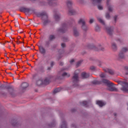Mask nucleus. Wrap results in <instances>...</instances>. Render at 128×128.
<instances>
[{"label":"nucleus","instance_id":"1","mask_svg":"<svg viewBox=\"0 0 128 128\" xmlns=\"http://www.w3.org/2000/svg\"><path fill=\"white\" fill-rule=\"evenodd\" d=\"M102 82L104 84H106L107 86H108V90H110V92H116L118 91V89L116 87L112 86H114L112 82H110L108 80L106 79H102Z\"/></svg>","mask_w":128,"mask_h":128},{"label":"nucleus","instance_id":"2","mask_svg":"<svg viewBox=\"0 0 128 128\" xmlns=\"http://www.w3.org/2000/svg\"><path fill=\"white\" fill-rule=\"evenodd\" d=\"M78 74H80V70H76L74 72V76H72V84L74 88L78 86Z\"/></svg>","mask_w":128,"mask_h":128},{"label":"nucleus","instance_id":"3","mask_svg":"<svg viewBox=\"0 0 128 128\" xmlns=\"http://www.w3.org/2000/svg\"><path fill=\"white\" fill-rule=\"evenodd\" d=\"M38 16L39 18H41L42 20H44L43 22L44 26H46V24H48V22H50V20H48V14H46V12H44L41 13H39L38 14Z\"/></svg>","mask_w":128,"mask_h":128},{"label":"nucleus","instance_id":"4","mask_svg":"<svg viewBox=\"0 0 128 128\" xmlns=\"http://www.w3.org/2000/svg\"><path fill=\"white\" fill-rule=\"evenodd\" d=\"M98 20L100 22V24L104 26V29L106 30L108 34L110 36H112L114 32V27H106L104 20L100 18H98Z\"/></svg>","mask_w":128,"mask_h":128},{"label":"nucleus","instance_id":"5","mask_svg":"<svg viewBox=\"0 0 128 128\" xmlns=\"http://www.w3.org/2000/svg\"><path fill=\"white\" fill-rule=\"evenodd\" d=\"M68 8V12L70 16H74L76 14V12L74 10L71 8L72 6V1L70 0H67L66 2Z\"/></svg>","mask_w":128,"mask_h":128},{"label":"nucleus","instance_id":"6","mask_svg":"<svg viewBox=\"0 0 128 128\" xmlns=\"http://www.w3.org/2000/svg\"><path fill=\"white\" fill-rule=\"evenodd\" d=\"M52 78V76H49L48 77H46L45 78L44 81H42V80L40 79L39 80H38L36 81V84L37 86H42V84H48L50 82V78Z\"/></svg>","mask_w":128,"mask_h":128},{"label":"nucleus","instance_id":"7","mask_svg":"<svg viewBox=\"0 0 128 128\" xmlns=\"http://www.w3.org/2000/svg\"><path fill=\"white\" fill-rule=\"evenodd\" d=\"M78 24H82V28L84 32H86V30H88V26L86 25V21H84V19L80 18L78 21Z\"/></svg>","mask_w":128,"mask_h":128},{"label":"nucleus","instance_id":"8","mask_svg":"<svg viewBox=\"0 0 128 128\" xmlns=\"http://www.w3.org/2000/svg\"><path fill=\"white\" fill-rule=\"evenodd\" d=\"M128 50V48L126 47L122 48V50L118 55L119 58H124V52H126Z\"/></svg>","mask_w":128,"mask_h":128},{"label":"nucleus","instance_id":"9","mask_svg":"<svg viewBox=\"0 0 128 128\" xmlns=\"http://www.w3.org/2000/svg\"><path fill=\"white\" fill-rule=\"evenodd\" d=\"M68 24H70L69 23H68V24H62V28L58 30V32H66V30H68Z\"/></svg>","mask_w":128,"mask_h":128},{"label":"nucleus","instance_id":"10","mask_svg":"<svg viewBox=\"0 0 128 128\" xmlns=\"http://www.w3.org/2000/svg\"><path fill=\"white\" fill-rule=\"evenodd\" d=\"M38 48L40 52L42 54H46V48H44V46H38Z\"/></svg>","mask_w":128,"mask_h":128},{"label":"nucleus","instance_id":"11","mask_svg":"<svg viewBox=\"0 0 128 128\" xmlns=\"http://www.w3.org/2000/svg\"><path fill=\"white\" fill-rule=\"evenodd\" d=\"M96 104L99 106H100V108H102V107L104 106H106V103L102 100H97L96 102Z\"/></svg>","mask_w":128,"mask_h":128},{"label":"nucleus","instance_id":"12","mask_svg":"<svg viewBox=\"0 0 128 128\" xmlns=\"http://www.w3.org/2000/svg\"><path fill=\"white\" fill-rule=\"evenodd\" d=\"M54 18H55L56 22H58V20H60V14L58 12H56L54 15Z\"/></svg>","mask_w":128,"mask_h":128},{"label":"nucleus","instance_id":"13","mask_svg":"<svg viewBox=\"0 0 128 128\" xmlns=\"http://www.w3.org/2000/svg\"><path fill=\"white\" fill-rule=\"evenodd\" d=\"M82 78H90V74L84 72L82 73Z\"/></svg>","mask_w":128,"mask_h":128},{"label":"nucleus","instance_id":"14","mask_svg":"<svg viewBox=\"0 0 128 128\" xmlns=\"http://www.w3.org/2000/svg\"><path fill=\"white\" fill-rule=\"evenodd\" d=\"M104 70L106 72H108V74H114V70H112V69L106 68L104 69Z\"/></svg>","mask_w":128,"mask_h":128},{"label":"nucleus","instance_id":"15","mask_svg":"<svg viewBox=\"0 0 128 128\" xmlns=\"http://www.w3.org/2000/svg\"><path fill=\"white\" fill-rule=\"evenodd\" d=\"M121 90H122V92H128V84H126L125 86H122V87L121 88Z\"/></svg>","mask_w":128,"mask_h":128},{"label":"nucleus","instance_id":"16","mask_svg":"<svg viewBox=\"0 0 128 128\" xmlns=\"http://www.w3.org/2000/svg\"><path fill=\"white\" fill-rule=\"evenodd\" d=\"M21 12H30V10L29 8H20Z\"/></svg>","mask_w":128,"mask_h":128},{"label":"nucleus","instance_id":"17","mask_svg":"<svg viewBox=\"0 0 128 128\" xmlns=\"http://www.w3.org/2000/svg\"><path fill=\"white\" fill-rule=\"evenodd\" d=\"M102 0H92V4H100Z\"/></svg>","mask_w":128,"mask_h":128},{"label":"nucleus","instance_id":"18","mask_svg":"<svg viewBox=\"0 0 128 128\" xmlns=\"http://www.w3.org/2000/svg\"><path fill=\"white\" fill-rule=\"evenodd\" d=\"M110 0H107L106 4L108 6V10L109 12H112V6H110Z\"/></svg>","mask_w":128,"mask_h":128},{"label":"nucleus","instance_id":"19","mask_svg":"<svg viewBox=\"0 0 128 128\" xmlns=\"http://www.w3.org/2000/svg\"><path fill=\"white\" fill-rule=\"evenodd\" d=\"M62 78H70V74L66 72H64L62 75Z\"/></svg>","mask_w":128,"mask_h":128},{"label":"nucleus","instance_id":"20","mask_svg":"<svg viewBox=\"0 0 128 128\" xmlns=\"http://www.w3.org/2000/svg\"><path fill=\"white\" fill-rule=\"evenodd\" d=\"M28 84L27 82H23L22 84V88L23 89L26 88H28Z\"/></svg>","mask_w":128,"mask_h":128},{"label":"nucleus","instance_id":"21","mask_svg":"<svg viewBox=\"0 0 128 128\" xmlns=\"http://www.w3.org/2000/svg\"><path fill=\"white\" fill-rule=\"evenodd\" d=\"M80 104L81 106H88V102L86 101H83L82 102H80Z\"/></svg>","mask_w":128,"mask_h":128},{"label":"nucleus","instance_id":"22","mask_svg":"<svg viewBox=\"0 0 128 128\" xmlns=\"http://www.w3.org/2000/svg\"><path fill=\"white\" fill-rule=\"evenodd\" d=\"M62 91V88H56L53 91V94H55L58 92H60Z\"/></svg>","mask_w":128,"mask_h":128},{"label":"nucleus","instance_id":"23","mask_svg":"<svg viewBox=\"0 0 128 128\" xmlns=\"http://www.w3.org/2000/svg\"><path fill=\"white\" fill-rule=\"evenodd\" d=\"M61 128H66V121H64V120L62 121Z\"/></svg>","mask_w":128,"mask_h":128},{"label":"nucleus","instance_id":"24","mask_svg":"<svg viewBox=\"0 0 128 128\" xmlns=\"http://www.w3.org/2000/svg\"><path fill=\"white\" fill-rule=\"evenodd\" d=\"M56 38V36L53 34H50L49 36V40L52 41L54 40Z\"/></svg>","mask_w":128,"mask_h":128},{"label":"nucleus","instance_id":"25","mask_svg":"<svg viewBox=\"0 0 128 128\" xmlns=\"http://www.w3.org/2000/svg\"><path fill=\"white\" fill-rule=\"evenodd\" d=\"M49 6H56V3L54 2V0H48Z\"/></svg>","mask_w":128,"mask_h":128},{"label":"nucleus","instance_id":"26","mask_svg":"<svg viewBox=\"0 0 128 128\" xmlns=\"http://www.w3.org/2000/svg\"><path fill=\"white\" fill-rule=\"evenodd\" d=\"M74 34L75 36H78L80 34L78 33V32L76 30V29H74Z\"/></svg>","mask_w":128,"mask_h":128},{"label":"nucleus","instance_id":"27","mask_svg":"<svg viewBox=\"0 0 128 128\" xmlns=\"http://www.w3.org/2000/svg\"><path fill=\"white\" fill-rule=\"evenodd\" d=\"M112 48L114 50H116L117 48L116 44L115 43H112Z\"/></svg>","mask_w":128,"mask_h":128},{"label":"nucleus","instance_id":"28","mask_svg":"<svg viewBox=\"0 0 128 128\" xmlns=\"http://www.w3.org/2000/svg\"><path fill=\"white\" fill-rule=\"evenodd\" d=\"M124 70L126 72V74L128 75V66H124Z\"/></svg>","mask_w":128,"mask_h":128},{"label":"nucleus","instance_id":"29","mask_svg":"<svg viewBox=\"0 0 128 128\" xmlns=\"http://www.w3.org/2000/svg\"><path fill=\"white\" fill-rule=\"evenodd\" d=\"M95 30L96 32H100V26L98 25L96 26V28H95Z\"/></svg>","mask_w":128,"mask_h":128},{"label":"nucleus","instance_id":"30","mask_svg":"<svg viewBox=\"0 0 128 128\" xmlns=\"http://www.w3.org/2000/svg\"><path fill=\"white\" fill-rule=\"evenodd\" d=\"M92 83L94 84H100V83L98 82L97 81V80H94V81L92 82Z\"/></svg>","mask_w":128,"mask_h":128},{"label":"nucleus","instance_id":"31","mask_svg":"<svg viewBox=\"0 0 128 128\" xmlns=\"http://www.w3.org/2000/svg\"><path fill=\"white\" fill-rule=\"evenodd\" d=\"M82 60L78 62L76 64V66L78 67L80 64H82Z\"/></svg>","mask_w":128,"mask_h":128},{"label":"nucleus","instance_id":"32","mask_svg":"<svg viewBox=\"0 0 128 128\" xmlns=\"http://www.w3.org/2000/svg\"><path fill=\"white\" fill-rule=\"evenodd\" d=\"M106 18H110V13H106Z\"/></svg>","mask_w":128,"mask_h":128},{"label":"nucleus","instance_id":"33","mask_svg":"<svg viewBox=\"0 0 128 128\" xmlns=\"http://www.w3.org/2000/svg\"><path fill=\"white\" fill-rule=\"evenodd\" d=\"M6 88L7 90H10V89L12 88V86H6Z\"/></svg>","mask_w":128,"mask_h":128},{"label":"nucleus","instance_id":"34","mask_svg":"<svg viewBox=\"0 0 128 128\" xmlns=\"http://www.w3.org/2000/svg\"><path fill=\"white\" fill-rule=\"evenodd\" d=\"M90 70H96V67H94V66H92L90 68Z\"/></svg>","mask_w":128,"mask_h":128},{"label":"nucleus","instance_id":"35","mask_svg":"<svg viewBox=\"0 0 128 128\" xmlns=\"http://www.w3.org/2000/svg\"><path fill=\"white\" fill-rule=\"evenodd\" d=\"M98 9L100 10H102V6H98Z\"/></svg>","mask_w":128,"mask_h":128},{"label":"nucleus","instance_id":"36","mask_svg":"<svg viewBox=\"0 0 128 128\" xmlns=\"http://www.w3.org/2000/svg\"><path fill=\"white\" fill-rule=\"evenodd\" d=\"M100 78H106V74L102 73L100 75Z\"/></svg>","mask_w":128,"mask_h":128},{"label":"nucleus","instance_id":"37","mask_svg":"<svg viewBox=\"0 0 128 128\" xmlns=\"http://www.w3.org/2000/svg\"><path fill=\"white\" fill-rule=\"evenodd\" d=\"M54 66V62H50V66H51V68H52V66Z\"/></svg>","mask_w":128,"mask_h":128},{"label":"nucleus","instance_id":"38","mask_svg":"<svg viewBox=\"0 0 128 128\" xmlns=\"http://www.w3.org/2000/svg\"><path fill=\"white\" fill-rule=\"evenodd\" d=\"M61 46L62 48H66V44L64 43H62Z\"/></svg>","mask_w":128,"mask_h":128},{"label":"nucleus","instance_id":"39","mask_svg":"<svg viewBox=\"0 0 128 128\" xmlns=\"http://www.w3.org/2000/svg\"><path fill=\"white\" fill-rule=\"evenodd\" d=\"M63 40L64 42H68V38H64Z\"/></svg>","mask_w":128,"mask_h":128},{"label":"nucleus","instance_id":"40","mask_svg":"<svg viewBox=\"0 0 128 128\" xmlns=\"http://www.w3.org/2000/svg\"><path fill=\"white\" fill-rule=\"evenodd\" d=\"M90 24H92V22H94V18L90 19Z\"/></svg>","mask_w":128,"mask_h":128},{"label":"nucleus","instance_id":"41","mask_svg":"<svg viewBox=\"0 0 128 128\" xmlns=\"http://www.w3.org/2000/svg\"><path fill=\"white\" fill-rule=\"evenodd\" d=\"M56 126V122L52 123L50 126Z\"/></svg>","mask_w":128,"mask_h":128},{"label":"nucleus","instance_id":"42","mask_svg":"<svg viewBox=\"0 0 128 128\" xmlns=\"http://www.w3.org/2000/svg\"><path fill=\"white\" fill-rule=\"evenodd\" d=\"M15 26H18V22H16L15 23Z\"/></svg>","mask_w":128,"mask_h":128},{"label":"nucleus","instance_id":"43","mask_svg":"<svg viewBox=\"0 0 128 128\" xmlns=\"http://www.w3.org/2000/svg\"><path fill=\"white\" fill-rule=\"evenodd\" d=\"M116 18H118V16H116L114 17V21H115V22H116Z\"/></svg>","mask_w":128,"mask_h":128},{"label":"nucleus","instance_id":"44","mask_svg":"<svg viewBox=\"0 0 128 128\" xmlns=\"http://www.w3.org/2000/svg\"><path fill=\"white\" fill-rule=\"evenodd\" d=\"M74 62V59L72 60H70V64H72Z\"/></svg>","mask_w":128,"mask_h":128},{"label":"nucleus","instance_id":"45","mask_svg":"<svg viewBox=\"0 0 128 128\" xmlns=\"http://www.w3.org/2000/svg\"><path fill=\"white\" fill-rule=\"evenodd\" d=\"M78 2L80 4H82V0H78Z\"/></svg>","mask_w":128,"mask_h":128},{"label":"nucleus","instance_id":"46","mask_svg":"<svg viewBox=\"0 0 128 128\" xmlns=\"http://www.w3.org/2000/svg\"><path fill=\"white\" fill-rule=\"evenodd\" d=\"M60 66H64V62H60Z\"/></svg>","mask_w":128,"mask_h":128},{"label":"nucleus","instance_id":"47","mask_svg":"<svg viewBox=\"0 0 128 128\" xmlns=\"http://www.w3.org/2000/svg\"><path fill=\"white\" fill-rule=\"evenodd\" d=\"M51 68H50V67H48V70H50Z\"/></svg>","mask_w":128,"mask_h":128},{"label":"nucleus","instance_id":"48","mask_svg":"<svg viewBox=\"0 0 128 128\" xmlns=\"http://www.w3.org/2000/svg\"><path fill=\"white\" fill-rule=\"evenodd\" d=\"M7 74H10V76H12V72H9Z\"/></svg>","mask_w":128,"mask_h":128},{"label":"nucleus","instance_id":"49","mask_svg":"<svg viewBox=\"0 0 128 128\" xmlns=\"http://www.w3.org/2000/svg\"><path fill=\"white\" fill-rule=\"evenodd\" d=\"M72 128H76V126L74 124H72Z\"/></svg>","mask_w":128,"mask_h":128},{"label":"nucleus","instance_id":"50","mask_svg":"<svg viewBox=\"0 0 128 128\" xmlns=\"http://www.w3.org/2000/svg\"><path fill=\"white\" fill-rule=\"evenodd\" d=\"M12 125L14 126H16V124H14V123H12Z\"/></svg>","mask_w":128,"mask_h":128},{"label":"nucleus","instance_id":"51","mask_svg":"<svg viewBox=\"0 0 128 128\" xmlns=\"http://www.w3.org/2000/svg\"><path fill=\"white\" fill-rule=\"evenodd\" d=\"M20 42L18 41V42H16V44H20Z\"/></svg>","mask_w":128,"mask_h":128},{"label":"nucleus","instance_id":"52","mask_svg":"<svg viewBox=\"0 0 128 128\" xmlns=\"http://www.w3.org/2000/svg\"><path fill=\"white\" fill-rule=\"evenodd\" d=\"M62 78H60V77H59L58 78V80H62Z\"/></svg>","mask_w":128,"mask_h":128},{"label":"nucleus","instance_id":"53","mask_svg":"<svg viewBox=\"0 0 128 128\" xmlns=\"http://www.w3.org/2000/svg\"><path fill=\"white\" fill-rule=\"evenodd\" d=\"M12 44H13L14 46H16V45H14V44L13 42H12Z\"/></svg>","mask_w":128,"mask_h":128},{"label":"nucleus","instance_id":"54","mask_svg":"<svg viewBox=\"0 0 128 128\" xmlns=\"http://www.w3.org/2000/svg\"><path fill=\"white\" fill-rule=\"evenodd\" d=\"M114 116H116V113H114Z\"/></svg>","mask_w":128,"mask_h":128},{"label":"nucleus","instance_id":"55","mask_svg":"<svg viewBox=\"0 0 128 128\" xmlns=\"http://www.w3.org/2000/svg\"><path fill=\"white\" fill-rule=\"evenodd\" d=\"M46 44H48V42H46Z\"/></svg>","mask_w":128,"mask_h":128},{"label":"nucleus","instance_id":"56","mask_svg":"<svg viewBox=\"0 0 128 128\" xmlns=\"http://www.w3.org/2000/svg\"><path fill=\"white\" fill-rule=\"evenodd\" d=\"M0 88H2V85L0 86Z\"/></svg>","mask_w":128,"mask_h":128},{"label":"nucleus","instance_id":"57","mask_svg":"<svg viewBox=\"0 0 128 128\" xmlns=\"http://www.w3.org/2000/svg\"><path fill=\"white\" fill-rule=\"evenodd\" d=\"M62 52V50H59V52Z\"/></svg>","mask_w":128,"mask_h":128},{"label":"nucleus","instance_id":"58","mask_svg":"<svg viewBox=\"0 0 128 128\" xmlns=\"http://www.w3.org/2000/svg\"><path fill=\"white\" fill-rule=\"evenodd\" d=\"M4 56H6V54H4Z\"/></svg>","mask_w":128,"mask_h":128},{"label":"nucleus","instance_id":"59","mask_svg":"<svg viewBox=\"0 0 128 128\" xmlns=\"http://www.w3.org/2000/svg\"><path fill=\"white\" fill-rule=\"evenodd\" d=\"M119 42H121V40H119Z\"/></svg>","mask_w":128,"mask_h":128},{"label":"nucleus","instance_id":"60","mask_svg":"<svg viewBox=\"0 0 128 128\" xmlns=\"http://www.w3.org/2000/svg\"><path fill=\"white\" fill-rule=\"evenodd\" d=\"M7 60H8V57H6Z\"/></svg>","mask_w":128,"mask_h":128},{"label":"nucleus","instance_id":"61","mask_svg":"<svg viewBox=\"0 0 128 128\" xmlns=\"http://www.w3.org/2000/svg\"><path fill=\"white\" fill-rule=\"evenodd\" d=\"M4 62L5 64H6V62H4Z\"/></svg>","mask_w":128,"mask_h":128},{"label":"nucleus","instance_id":"62","mask_svg":"<svg viewBox=\"0 0 128 128\" xmlns=\"http://www.w3.org/2000/svg\"><path fill=\"white\" fill-rule=\"evenodd\" d=\"M104 50V48H102V50Z\"/></svg>","mask_w":128,"mask_h":128},{"label":"nucleus","instance_id":"63","mask_svg":"<svg viewBox=\"0 0 128 128\" xmlns=\"http://www.w3.org/2000/svg\"><path fill=\"white\" fill-rule=\"evenodd\" d=\"M28 66H30V64H28Z\"/></svg>","mask_w":128,"mask_h":128},{"label":"nucleus","instance_id":"64","mask_svg":"<svg viewBox=\"0 0 128 128\" xmlns=\"http://www.w3.org/2000/svg\"><path fill=\"white\" fill-rule=\"evenodd\" d=\"M42 70H44V68H42Z\"/></svg>","mask_w":128,"mask_h":128}]
</instances>
